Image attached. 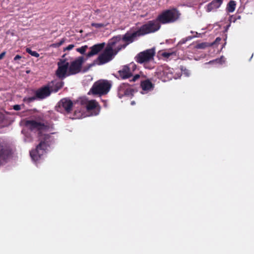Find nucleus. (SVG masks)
<instances>
[{
  "label": "nucleus",
  "mask_w": 254,
  "mask_h": 254,
  "mask_svg": "<svg viewBox=\"0 0 254 254\" xmlns=\"http://www.w3.org/2000/svg\"><path fill=\"white\" fill-rule=\"evenodd\" d=\"M138 30L134 31H129L123 35H119L113 37L111 40L118 49L121 51L125 49L127 45L136 40L140 37Z\"/></svg>",
  "instance_id": "1"
},
{
  "label": "nucleus",
  "mask_w": 254,
  "mask_h": 254,
  "mask_svg": "<svg viewBox=\"0 0 254 254\" xmlns=\"http://www.w3.org/2000/svg\"><path fill=\"white\" fill-rule=\"evenodd\" d=\"M120 51L110 39L104 51L95 61L98 65H102L111 61Z\"/></svg>",
  "instance_id": "2"
},
{
  "label": "nucleus",
  "mask_w": 254,
  "mask_h": 254,
  "mask_svg": "<svg viewBox=\"0 0 254 254\" xmlns=\"http://www.w3.org/2000/svg\"><path fill=\"white\" fill-rule=\"evenodd\" d=\"M111 84L107 80H101L96 82L91 88L89 94L92 93L94 95L106 94L110 90Z\"/></svg>",
  "instance_id": "3"
},
{
  "label": "nucleus",
  "mask_w": 254,
  "mask_h": 254,
  "mask_svg": "<svg viewBox=\"0 0 254 254\" xmlns=\"http://www.w3.org/2000/svg\"><path fill=\"white\" fill-rule=\"evenodd\" d=\"M160 22L157 18L155 20L148 21L146 23L142 25L138 30L140 36L149 33H154L160 28Z\"/></svg>",
  "instance_id": "4"
},
{
  "label": "nucleus",
  "mask_w": 254,
  "mask_h": 254,
  "mask_svg": "<svg viewBox=\"0 0 254 254\" xmlns=\"http://www.w3.org/2000/svg\"><path fill=\"white\" fill-rule=\"evenodd\" d=\"M180 14L176 9L167 10L160 14L157 18L163 24L174 22L179 17Z\"/></svg>",
  "instance_id": "5"
},
{
  "label": "nucleus",
  "mask_w": 254,
  "mask_h": 254,
  "mask_svg": "<svg viewBox=\"0 0 254 254\" xmlns=\"http://www.w3.org/2000/svg\"><path fill=\"white\" fill-rule=\"evenodd\" d=\"M155 54V50L153 48L140 52L135 57L136 61L140 64L149 62L153 59Z\"/></svg>",
  "instance_id": "6"
},
{
  "label": "nucleus",
  "mask_w": 254,
  "mask_h": 254,
  "mask_svg": "<svg viewBox=\"0 0 254 254\" xmlns=\"http://www.w3.org/2000/svg\"><path fill=\"white\" fill-rule=\"evenodd\" d=\"M13 150L6 144H0V165L12 157Z\"/></svg>",
  "instance_id": "7"
},
{
  "label": "nucleus",
  "mask_w": 254,
  "mask_h": 254,
  "mask_svg": "<svg viewBox=\"0 0 254 254\" xmlns=\"http://www.w3.org/2000/svg\"><path fill=\"white\" fill-rule=\"evenodd\" d=\"M58 68L56 71L57 75L63 79L68 75L69 63L65 59H60L58 63Z\"/></svg>",
  "instance_id": "8"
},
{
  "label": "nucleus",
  "mask_w": 254,
  "mask_h": 254,
  "mask_svg": "<svg viewBox=\"0 0 254 254\" xmlns=\"http://www.w3.org/2000/svg\"><path fill=\"white\" fill-rule=\"evenodd\" d=\"M48 148V144H38L35 149L30 152L32 159L35 161H38L46 152Z\"/></svg>",
  "instance_id": "9"
},
{
  "label": "nucleus",
  "mask_w": 254,
  "mask_h": 254,
  "mask_svg": "<svg viewBox=\"0 0 254 254\" xmlns=\"http://www.w3.org/2000/svg\"><path fill=\"white\" fill-rule=\"evenodd\" d=\"M84 58L79 57L72 61L69 65L68 75H72L79 72L81 69V66L84 62Z\"/></svg>",
  "instance_id": "10"
},
{
  "label": "nucleus",
  "mask_w": 254,
  "mask_h": 254,
  "mask_svg": "<svg viewBox=\"0 0 254 254\" xmlns=\"http://www.w3.org/2000/svg\"><path fill=\"white\" fill-rule=\"evenodd\" d=\"M136 68V65L133 63L124 65L122 69L118 71L119 75L123 79L128 78L132 75L133 72Z\"/></svg>",
  "instance_id": "11"
},
{
  "label": "nucleus",
  "mask_w": 254,
  "mask_h": 254,
  "mask_svg": "<svg viewBox=\"0 0 254 254\" xmlns=\"http://www.w3.org/2000/svg\"><path fill=\"white\" fill-rule=\"evenodd\" d=\"M82 104L85 105L88 112H93L91 114L92 115H97L99 114V105L95 100H87L85 99L82 101Z\"/></svg>",
  "instance_id": "12"
},
{
  "label": "nucleus",
  "mask_w": 254,
  "mask_h": 254,
  "mask_svg": "<svg viewBox=\"0 0 254 254\" xmlns=\"http://www.w3.org/2000/svg\"><path fill=\"white\" fill-rule=\"evenodd\" d=\"M25 125L31 130H44L47 129L48 128V127L44 123L34 120L26 121Z\"/></svg>",
  "instance_id": "13"
},
{
  "label": "nucleus",
  "mask_w": 254,
  "mask_h": 254,
  "mask_svg": "<svg viewBox=\"0 0 254 254\" xmlns=\"http://www.w3.org/2000/svg\"><path fill=\"white\" fill-rule=\"evenodd\" d=\"M72 105L73 103L70 100L67 98H64L59 103V109H63L67 113H69L72 109ZM60 111H62V110Z\"/></svg>",
  "instance_id": "14"
},
{
  "label": "nucleus",
  "mask_w": 254,
  "mask_h": 254,
  "mask_svg": "<svg viewBox=\"0 0 254 254\" xmlns=\"http://www.w3.org/2000/svg\"><path fill=\"white\" fill-rule=\"evenodd\" d=\"M105 46V43H102L93 45L90 48V51L87 54L86 56L87 57H91L97 55L99 52L104 49Z\"/></svg>",
  "instance_id": "15"
},
{
  "label": "nucleus",
  "mask_w": 254,
  "mask_h": 254,
  "mask_svg": "<svg viewBox=\"0 0 254 254\" xmlns=\"http://www.w3.org/2000/svg\"><path fill=\"white\" fill-rule=\"evenodd\" d=\"M51 93L48 85L39 89L36 91L35 95L37 98L44 99L49 96Z\"/></svg>",
  "instance_id": "16"
},
{
  "label": "nucleus",
  "mask_w": 254,
  "mask_h": 254,
  "mask_svg": "<svg viewBox=\"0 0 254 254\" xmlns=\"http://www.w3.org/2000/svg\"><path fill=\"white\" fill-rule=\"evenodd\" d=\"M223 2V0H213L210 3H208L206 7V10L209 12L215 10L218 8Z\"/></svg>",
  "instance_id": "17"
},
{
  "label": "nucleus",
  "mask_w": 254,
  "mask_h": 254,
  "mask_svg": "<svg viewBox=\"0 0 254 254\" xmlns=\"http://www.w3.org/2000/svg\"><path fill=\"white\" fill-rule=\"evenodd\" d=\"M63 85L64 82L62 81L56 80L49 83L48 87H49L51 92H56L63 86Z\"/></svg>",
  "instance_id": "18"
},
{
  "label": "nucleus",
  "mask_w": 254,
  "mask_h": 254,
  "mask_svg": "<svg viewBox=\"0 0 254 254\" xmlns=\"http://www.w3.org/2000/svg\"><path fill=\"white\" fill-rule=\"evenodd\" d=\"M141 86L142 90L144 91H149L152 89L153 85L149 80H145L141 82Z\"/></svg>",
  "instance_id": "19"
},
{
  "label": "nucleus",
  "mask_w": 254,
  "mask_h": 254,
  "mask_svg": "<svg viewBox=\"0 0 254 254\" xmlns=\"http://www.w3.org/2000/svg\"><path fill=\"white\" fill-rule=\"evenodd\" d=\"M236 3L234 0H230L227 6L226 10L229 12H233L235 11Z\"/></svg>",
  "instance_id": "20"
},
{
  "label": "nucleus",
  "mask_w": 254,
  "mask_h": 254,
  "mask_svg": "<svg viewBox=\"0 0 254 254\" xmlns=\"http://www.w3.org/2000/svg\"><path fill=\"white\" fill-rule=\"evenodd\" d=\"M50 136L47 134H41L40 136V139L41 140L40 141V143H46L48 141V139L49 138Z\"/></svg>",
  "instance_id": "21"
},
{
  "label": "nucleus",
  "mask_w": 254,
  "mask_h": 254,
  "mask_svg": "<svg viewBox=\"0 0 254 254\" xmlns=\"http://www.w3.org/2000/svg\"><path fill=\"white\" fill-rule=\"evenodd\" d=\"M87 49L88 46L87 45H85L80 48L76 49V51L81 54H84Z\"/></svg>",
  "instance_id": "22"
},
{
  "label": "nucleus",
  "mask_w": 254,
  "mask_h": 254,
  "mask_svg": "<svg viewBox=\"0 0 254 254\" xmlns=\"http://www.w3.org/2000/svg\"><path fill=\"white\" fill-rule=\"evenodd\" d=\"M26 51L31 56L38 57L39 56V54L37 53L36 51H32L30 48H26Z\"/></svg>",
  "instance_id": "23"
},
{
  "label": "nucleus",
  "mask_w": 254,
  "mask_h": 254,
  "mask_svg": "<svg viewBox=\"0 0 254 254\" xmlns=\"http://www.w3.org/2000/svg\"><path fill=\"white\" fill-rule=\"evenodd\" d=\"M207 46H208V44L206 43H201L200 44H197L195 46V48L198 49H205Z\"/></svg>",
  "instance_id": "24"
},
{
  "label": "nucleus",
  "mask_w": 254,
  "mask_h": 254,
  "mask_svg": "<svg viewBox=\"0 0 254 254\" xmlns=\"http://www.w3.org/2000/svg\"><path fill=\"white\" fill-rule=\"evenodd\" d=\"M196 37V36H188L187 37L184 38L181 40V41L180 42V43L181 44L185 43L187 41H190L191 39H192L193 38Z\"/></svg>",
  "instance_id": "25"
},
{
  "label": "nucleus",
  "mask_w": 254,
  "mask_h": 254,
  "mask_svg": "<svg viewBox=\"0 0 254 254\" xmlns=\"http://www.w3.org/2000/svg\"><path fill=\"white\" fill-rule=\"evenodd\" d=\"M36 98V96L31 97H25L23 99V101L27 103H30L34 101Z\"/></svg>",
  "instance_id": "26"
},
{
  "label": "nucleus",
  "mask_w": 254,
  "mask_h": 254,
  "mask_svg": "<svg viewBox=\"0 0 254 254\" xmlns=\"http://www.w3.org/2000/svg\"><path fill=\"white\" fill-rule=\"evenodd\" d=\"M91 26L96 27V28H100L102 27H104L106 26V24L104 23H92L91 24Z\"/></svg>",
  "instance_id": "27"
},
{
  "label": "nucleus",
  "mask_w": 254,
  "mask_h": 254,
  "mask_svg": "<svg viewBox=\"0 0 254 254\" xmlns=\"http://www.w3.org/2000/svg\"><path fill=\"white\" fill-rule=\"evenodd\" d=\"M173 54V53H167V52H164L162 54V56L164 57H165V58H169L171 55H172Z\"/></svg>",
  "instance_id": "28"
},
{
  "label": "nucleus",
  "mask_w": 254,
  "mask_h": 254,
  "mask_svg": "<svg viewBox=\"0 0 254 254\" xmlns=\"http://www.w3.org/2000/svg\"><path fill=\"white\" fill-rule=\"evenodd\" d=\"M140 77V75L138 74H136L135 76H133L132 79L130 80L131 81H135L136 80L139 79Z\"/></svg>",
  "instance_id": "29"
},
{
  "label": "nucleus",
  "mask_w": 254,
  "mask_h": 254,
  "mask_svg": "<svg viewBox=\"0 0 254 254\" xmlns=\"http://www.w3.org/2000/svg\"><path fill=\"white\" fill-rule=\"evenodd\" d=\"M13 109L15 111H19L21 109V106L19 105H15L13 106Z\"/></svg>",
  "instance_id": "30"
},
{
  "label": "nucleus",
  "mask_w": 254,
  "mask_h": 254,
  "mask_svg": "<svg viewBox=\"0 0 254 254\" xmlns=\"http://www.w3.org/2000/svg\"><path fill=\"white\" fill-rule=\"evenodd\" d=\"M216 62L222 64L223 63H224L225 61L224 60L223 57H222L220 59H216Z\"/></svg>",
  "instance_id": "31"
},
{
  "label": "nucleus",
  "mask_w": 254,
  "mask_h": 254,
  "mask_svg": "<svg viewBox=\"0 0 254 254\" xmlns=\"http://www.w3.org/2000/svg\"><path fill=\"white\" fill-rule=\"evenodd\" d=\"M74 47V45L73 44L69 45L64 50H71L73 47Z\"/></svg>",
  "instance_id": "32"
},
{
  "label": "nucleus",
  "mask_w": 254,
  "mask_h": 254,
  "mask_svg": "<svg viewBox=\"0 0 254 254\" xmlns=\"http://www.w3.org/2000/svg\"><path fill=\"white\" fill-rule=\"evenodd\" d=\"M4 119V117L2 114L0 113V124H1Z\"/></svg>",
  "instance_id": "33"
},
{
  "label": "nucleus",
  "mask_w": 254,
  "mask_h": 254,
  "mask_svg": "<svg viewBox=\"0 0 254 254\" xmlns=\"http://www.w3.org/2000/svg\"><path fill=\"white\" fill-rule=\"evenodd\" d=\"M220 41H221V38H219V37H217V38L215 39V41L214 42V43H213V44H215V43H218V42H220Z\"/></svg>",
  "instance_id": "34"
},
{
  "label": "nucleus",
  "mask_w": 254,
  "mask_h": 254,
  "mask_svg": "<svg viewBox=\"0 0 254 254\" xmlns=\"http://www.w3.org/2000/svg\"><path fill=\"white\" fill-rule=\"evenodd\" d=\"M21 58V57L19 55H16L14 58V61H16L17 60H19V59H20Z\"/></svg>",
  "instance_id": "35"
},
{
  "label": "nucleus",
  "mask_w": 254,
  "mask_h": 254,
  "mask_svg": "<svg viewBox=\"0 0 254 254\" xmlns=\"http://www.w3.org/2000/svg\"><path fill=\"white\" fill-rule=\"evenodd\" d=\"M126 86L125 84H123L122 85H121L120 87V90L121 91L124 90V88Z\"/></svg>",
  "instance_id": "36"
},
{
  "label": "nucleus",
  "mask_w": 254,
  "mask_h": 254,
  "mask_svg": "<svg viewBox=\"0 0 254 254\" xmlns=\"http://www.w3.org/2000/svg\"><path fill=\"white\" fill-rule=\"evenodd\" d=\"M5 54V52H2L0 54V60L2 59Z\"/></svg>",
  "instance_id": "37"
},
{
  "label": "nucleus",
  "mask_w": 254,
  "mask_h": 254,
  "mask_svg": "<svg viewBox=\"0 0 254 254\" xmlns=\"http://www.w3.org/2000/svg\"><path fill=\"white\" fill-rule=\"evenodd\" d=\"M64 39H62L58 44V46H61L64 43Z\"/></svg>",
  "instance_id": "38"
},
{
  "label": "nucleus",
  "mask_w": 254,
  "mask_h": 254,
  "mask_svg": "<svg viewBox=\"0 0 254 254\" xmlns=\"http://www.w3.org/2000/svg\"><path fill=\"white\" fill-rule=\"evenodd\" d=\"M125 92V94L126 95H128V89H127V90H126V91H125V92Z\"/></svg>",
  "instance_id": "39"
},
{
  "label": "nucleus",
  "mask_w": 254,
  "mask_h": 254,
  "mask_svg": "<svg viewBox=\"0 0 254 254\" xmlns=\"http://www.w3.org/2000/svg\"><path fill=\"white\" fill-rule=\"evenodd\" d=\"M191 32V33H192V34H193V33H195L196 35H197V34H198L197 32H194V31H191V32Z\"/></svg>",
  "instance_id": "40"
},
{
  "label": "nucleus",
  "mask_w": 254,
  "mask_h": 254,
  "mask_svg": "<svg viewBox=\"0 0 254 254\" xmlns=\"http://www.w3.org/2000/svg\"><path fill=\"white\" fill-rule=\"evenodd\" d=\"M134 104H135L134 101H132L131 103V105H134Z\"/></svg>",
  "instance_id": "41"
}]
</instances>
